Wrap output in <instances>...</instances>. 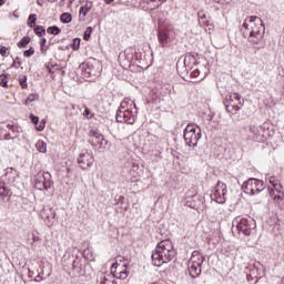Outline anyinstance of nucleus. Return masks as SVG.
I'll return each mask as SVG.
<instances>
[{
  "label": "nucleus",
  "mask_w": 284,
  "mask_h": 284,
  "mask_svg": "<svg viewBox=\"0 0 284 284\" xmlns=\"http://www.w3.org/2000/svg\"><path fill=\"white\" fill-rule=\"evenodd\" d=\"M242 34L247 39L248 43L258 45L263 41V37H265V24H263V20L256 16L247 17L242 26Z\"/></svg>",
  "instance_id": "nucleus-1"
},
{
  "label": "nucleus",
  "mask_w": 284,
  "mask_h": 284,
  "mask_svg": "<svg viewBox=\"0 0 284 284\" xmlns=\"http://www.w3.org/2000/svg\"><path fill=\"white\" fill-rule=\"evenodd\" d=\"M174 245L170 240H163L156 245L151 255L152 263L155 267H161L164 263H170L174 258Z\"/></svg>",
  "instance_id": "nucleus-2"
},
{
  "label": "nucleus",
  "mask_w": 284,
  "mask_h": 284,
  "mask_svg": "<svg viewBox=\"0 0 284 284\" xmlns=\"http://www.w3.org/2000/svg\"><path fill=\"white\" fill-rule=\"evenodd\" d=\"M78 71L81 72L85 81L92 82V81H97V79L101 77L103 67L101 64V61L97 59H90L83 62L82 64H80Z\"/></svg>",
  "instance_id": "nucleus-3"
},
{
  "label": "nucleus",
  "mask_w": 284,
  "mask_h": 284,
  "mask_svg": "<svg viewBox=\"0 0 284 284\" xmlns=\"http://www.w3.org/2000/svg\"><path fill=\"white\" fill-rule=\"evenodd\" d=\"M233 227H235L237 234L251 236L252 232L256 230V221L252 217L237 216L233 220Z\"/></svg>",
  "instance_id": "nucleus-4"
},
{
  "label": "nucleus",
  "mask_w": 284,
  "mask_h": 284,
  "mask_svg": "<svg viewBox=\"0 0 284 284\" xmlns=\"http://www.w3.org/2000/svg\"><path fill=\"white\" fill-rule=\"evenodd\" d=\"M203 263H205V256L199 251H193L189 261V273L192 278H199L201 276Z\"/></svg>",
  "instance_id": "nucleus-5"
},
{
  "label": "nucleus",
  "mask_w": 284,
  "mask_h": 284,
  "mask_svg": "<svg viewBox=\"0 0 284 284\" xmlns=\"http://www.w3.org/2000/svg\"><path fill=\"white\" fill-rule=\"evenodd\" d=\"M201 128L194 123H190L184 129V141L189 148H196L201 141Z\"/></svg>",
  "instance_id": "nucleus-6"
},
{
  "label": "nucleus",
  "mask_w": 284,
  "mask_h": 284,
  "mask_svg": "<svg viewBox=\"0 0 284 284\" xmlns=\"http://www.w3.org/2000/svg\"><path fill=\"white\" fill-rule=\"evenodd\" d=\"M89 143L92 145L93 150L97 152H105V150H108L109 141L101 132H99V129H92L89 132Z\"/></svg>",
  "instance_id": "nucleus-7"
},
{
  "label": "nucleus",
  "mask_w": 284,
  "mask_h": 284,
  "mask_svg": "<svg viewBox=\"0 0 284 284\" xmlns=\"http://www.w3.org/2000/svg\"><path fill=\"white\" fill-rule=\"evenodd\" d=\"M131 105H134V111L126 109L121 110L119 109L115 114V119L118 123H128V125H134V121H136V114H139V108L134 101H131Z\"/></svg>",
  "instance_id": "nucleus-8"
},
{
  "label": "nucleus",
  "mask_w": 284,
  "mask_h": 284,
  "mask_svg": "<svg viewBox=\"0 0 284 284\" xmlns=\"http://www.w3.org/2000/svg\"><path fill=\"white\" fill-rule=\"evenodd\" d=\"M242 190L245 194L254 196L265 190V183L258 179L251 178L242 184Z\"/></svg>",
  "instance_id": "nucleus-9"
},
{
  "label": "nucleus",
  "mask_w": 284,
  "mask_h": 284,
  "mask_svg": "<svg viewBox=\"0 0 284 284\" xmlns=\"http://www.w3.org/2000/svg\"><path fill=\"white\" fill-rule=\"evenodd\" d=\"M224 105L229 114L234 115L241 110V94L229 93L225 97Z\"/></svg>",
  "instance_id": "nucleus-10"
},
{
  "label": "nucleus",
  "mask_w": 284,
  "mask_h": 284,
  "mask_svg": "<svg viewBox=\"0 0 284 284\" xmlns=\"http://www.w3.org/2000/svg\"><path fill=\"white\" fill-rule=\"evenodd\" d=\"M36 190L48 192L52 187V175L50 172H39L34 178Z\"/></svg>",
  "instance_id": "nucleus-11"
},
{
  "label": "nucleus",
  "mask_w": 284,
  "mask_h": 284,
  "mask_svg": "<svg viewBox=\"0 0 284 284\" xmlns=\"http://www.w3.org/2000/svg\"><path fill=\"white\" fill-rule=\"evenodd\" d=\"M225 194H227V185L219 181L211 192V200L223 204L225 203Z\"/></svg>",
  "instance_id": "nucleus-12"
},
{
  "label": "nucleus",
  "mask_w": 284,
  "mask_h": 284,
  "mask_svg": "<svg viewBox=\"0 0 284 284\" xmlns=\"http://www.w3.org/2000/svg\"><path fill=\"white\" fill-rule=\"evenodd\" d=\"M78 165L81 170H88L94 165V156L88 151H82L78 156Z\"/></svg>",
  "instance_id": "nucleus-13"
},
{
  "label": "nucleus",
  "mask_w": 284,
  "mask_h": 284,
  "mask_svg": "<svg viewBox=\"0 0 284 284\" xmlns=\"http://www.w3.org/2000/svg\"><path fill=\"white\" fill-rule=\"evenodd\" d=\"M170 32H172V29L170 28H162L158 30L160 48H168V43H170Z\"/></svg>",
  "instance_id": "nucleus-14"
},
{
  "label": "nucleus",
  "mask_w": 284,
  "mask_h": 284,
  "mask_svg": "<svg viewBox=\"0 0 284 284\" xmlns=\"http://www.w3.org/2000/svg\"><path fill=\"white\" fill-rule=\"evenodd\" d=\"M17 179H19V171L14 170L13 168L6 169L4 181H7L9 185H12V183H16Z\"/></svg>",
  "instance_id": "nucleus-15"
},
{
  "label": "nucleus",
  "mask_w": 284,
  "mask_h": 284,
  "mask_svg": "<svg viewBox=\"0 0 284 284\" xmlns=\"http://www.w3.org/2000/svg\"><path fill=\"white\" fill-rule=\"evenodd\" d=\"M258 278H262L261 271L258 268L253 267L250 273L246 275L247 283L256 284L258 283Z\"/></svg>",
  "instance_id": "nucleus-16"
},
{
  "label": "nucleus",
  "mask_w": 284,
  "mask_h": 284,
  "mask_svg": "<svg viewBox=\"0 0 284 284\" xmlns=\"http://www.w3.org/2000/svg\"><path fill=\"white\" fill-rule=\"evenodd\" d=\"M7 130H10L11 133H7L4 135L6 141H10V139H17V134H19V126L8 123L6 125Z\"/></svg>",
  "instance_id": "nucleus-17"
},
{
  "label": "nucleus",
  "mask_w": 284,
  "mask_h": 284,
  "mask_svg": "<svg viewBox=\"0 0 284 284\" xmlns=\"http://www.w3.org/2000/svg\"><path fill=\"white\" fill-rule=\"evenodd\" d=\"M113 278H120V281H125L128 278V268H119L115 267V271L113 272Z\"/></svg>",
  "instance_id": "nucleus-18"
},
{
  "label": "nucleus",
  "mask_w": 284,
  "mask_h": 284,
  "mask_svg": "<svg viewBox=\"0 0 284 284\" xmlns=\"http://www.w3.org/2000/svg\"><path fill=\"white\" fill-rule=\"evenodd\" d=\"M0 196L6 199V196H12V191L6 185V182H0Z\"/></svg>",
  "instance_id": "nucleus-19"
},
{
  "label": "nucleus",
  "mask_w": 284,
  "mask_h": 284,
  "mask_svg": "<svg viewBox=\"0 0 284 284\" xmlns=\"http://www.w3.org/2000/svg\"><path fill=\"white\" fill-rule=\"evenodd\" d=\"M191 79H195V81H203L205 79V73H201V70L194 69L190 72Z\"/></svg>",
  "instance_id": "nucleus-20"
},
{
  "label": "nucleus",
  "mask_w": 284,
  "mask_h": 284,
  "mask_svg": "<svg viewBox=\"0 0 284 284\" xmlns=\"http://www.w3.org/2000/svg\"><path fill=\"white\" fill-rule=\"evenodd\" d=\"M165 1L168 0H144V3H146L148 6H150V3H153L151 10H156L158 8H161V6L165 3Z\"/></svg>",
  "instance_id": "nucleus-21"
},
{
  "label": "nucleus",
  "mask_w": 284,
  "mask_h": 284,
  "mask_svg": "<svg viewBox=\"0 0 284 284\" xmlns=\"http://www.w3.org/2000/svg\"><path fill=\"white\" fill-rule=\"evenodd\" d=\"M100 284H118L116 281H114V275L108 274L100 277Z\"/></svg>",
  "instance_id": "nucleus-22"
},
{
  "label": "nucleus",
  "mask_w": 284,
  "mask_h": 284,
  "mask_svg": "<svg viewBox=\"0 0 284 284\" xmlns=\"http://www.w3.org/2000/svg\"><path fill=\"white\" fill-rule=\"evenodd\" d=\"M36 148L38 151H40L42 154H45L48 152V143H45L43 140H39L36 143Z\"/></svg>",
  "instance_id": "nucleus-23"
},
{
  "label": "nucleus",
  "mask_w": 284,
  "mask_h": 284,
  "mask_svg": "<svg viewBox=\"0 0 284 284\" xmlns=\"http://www.w3.org/2000/svg\"><path fill=\"white\" fill-rule=\"evenodd\" d=\"M197 17H199V23L202 28H206V26H210V22L209 21H205L207 19V16H205L203 13V11H200L197 13Z\"/></svg>",
  "instance_id": "nucleus-24"
},
{
  "label": "nucleus",
  "mask_w": 284,
  "mask_h": 284,
  "mask_svg": "<svg viewBox=\"0 0 284 284\" xmlns=\"http://www.w3.org/2000/svg\"><path fill=\"white\" fill-rule=\"evenodd\" d=\"M60 21L62 23H71L72 22V14L69 12H64L60 16Z\"/></svg>",
  "instance_id": "nucleus-25"
},
{
  "label": "nucleus",
  "mask_w": 284,
  "mask_h": 284,
  "mask_svg": "<svg viewBox=\"0 0 284 284\" xmlns=\"http://www.w3.org/2000/svg\"><path fill=\"white\" fill-rule=\"evenodd\" d=\"M30 41H31L30 37L26 36V37H23V38L17 43V45H18V48H27L28 44L30 43Z\"/></svg>",
  "instance_id": "nucleus-26"
},
{
  "label": "nucleus",
  "mask_w": 284,
  "mask_h": 284,
  "mask_svg": "<svg viewBox=\"0 0 284 284\" xmlns=\"http://www.w3.org/2000/svg\"><path fill=\"white\" fill-rule=\"evenodd\" d=\"M47 32L48 34H53V36L61 34V28L57 26H52L47 29Z\"/></svg>",
  "instance_id": "nucleus-27"
},
{
  "label": "nucleus",
  "mask_w": 284,
  "mask_h": 284,
  "mask_svg": "<svg viewBox=\"0 0 284 284\" xmlns=\"http://www.w3.org/2000/svg\"><path fill=\"white\" fill-rule=\"evenodd\" d=\"M28 26L29 28H36L37 27V14H30L28 18Z\"/></svg>",
  "instance_id": "nucleus-28"
},
{
  "label": "nucleus",
  "mask_w": 284,
  "mask_h": 284,
  "mask_svg": "<svg viewBox=\"0 0 284 284\" xmlns=\"http://www.w3.org/2000/svg\"><path fill=\"white\" fill-rule=\"evenodd\" d=\"M70 48L74 51L79 50V48H81V40L79 38L73 39Z\"/></svg>",
  "instance_id": "nucleus-29"
},
{
  "label": "nucleus",
  "mask_w": 284,
  "mask_h": 284,
  "mask_svg": "<svg viewBox=\"0 0 284 284\" xmlns=\"http://www.w3.org/2000/svg\"><path fill=\"white\" fill-rule=\"evenodd\" d=\"M92 10V6H83L80 8V16L81 17H88V12Z\"/></svg>",
  "instance_id": "nucleus-30"
},
{
  "label": "nucleus",
  "mask_w": 284,
  "mask_h": 284,
  "mask_svg": "<svg viewBox=\"0 0 284 284\" xmlns=\"http://www.w3.org/2000/svg\"><path fill=\"white\" fill-rule=\"evenodd\" d=\"M37 99H39V94H30L26 100V105H31Z\"/></svg>",
  "instance_id": "nucleus-31"
},
{
  "label": "nucleus",
  "mask_w": 284,
  "mask_h": 284,
  "mask_svg": "<svg viewBox=\"0 0 284 284\" xmlns=\"http://www.w3.org/2000/svg\"><path fill=\"white\" fill-rule=\"evenodd\" d=\"M34 33L37 37H43L45 34V28H43V26H38L34 29Z\"/></svg>",
  "instance_id": "nucleus-32"
},
{
  "label": "nucleus",
  "mask_w": 284,
  "mask_h": 284,
  "mask_svg": "<svg viewBox=\"0 0 284 284\" xmlns=\"http://www.w3.org/2000/svg\"><path fill=\"white\" fill-rule=\"evenodd\" d=\"M19 83L21 85V89L26 90V88H28V77L23 75L22 78H19Z\"/></svg>",
  "instance_id": "nucleus-33"
},
{
  "label": "nucleus",
  "mask_w": 284,
  "mask_h": 284,
  "mask_svg": "<svg viewBox=\"0 0 284 284\" xmlns=\"http://www.w3.org/2000/svg\"><path fill=\"white\" fill-rule=\"evenodd\" d=\"M90 37H92V27H88L84 31L83 39L84 41H90Z\"/></svg>",
  "instance_id": "nucleus-34"
},
{
  "label": "nucleus",
  "mask_w": 284,
  "mask_h": 284,
  "mask_svg": "<svg viewBox=\"0 0 284 284\" xmlns=\"http://www.w3.org/2000/svg\"><path fill=\"white\" fill-rule=\"evenodd\" d=\"M45 43H48V40L45 38H42L40 41V50L42 54H47L48 49H45Z\"/></svg>",
  "instance_id": "nucleus-35"
},
{
  "label": "nucleus",
  "mask_w": 284,
  "mask_h": 284,
  "mask_svg": "<svg viewBox=\"0 0 284 284\" xmlns=\"http://www.w3.org/2000/svg\"><path fill=\"white\" fill-rule=\"evenodd\" d=\"M0 85L2 88H8V75L6 74L0 75Z\"/></svg>",
  "instance_id": "nucleus-36"
},
{
  "label": "nucleus",
  "mask_w": 284,
  "mask_h": 284,
  "mask_svg": "<svg viewBox=\"0 0 284 284\" xmlns=\"http://www.w3.org/2000/svg\"><path fill=\"white\" fill-rule=\"evenodd\" d=\"M129 105H130V99L125 98V99L121 102V104H120V110L125 111V110H128V106H129Z\"/></svg>",
  "instance_id": "nucleus-37"
},
{
  "label": "nucleus",
  "mask_w": 284,
  "mask_h": 284,
  "mask_svg": "<svg viewBox=\"0 0 284 284\" xmlns=\"http://www.w3.org/2000/svg\"><path fill=\"white\" fill-rule=\"evenodd\" d=\"M36 130H37L38 132H43V130H45V120H41V121L39 122V125H36Z\"/></svg>",
  "instance_id": "nucleus-38"
},
{
  "label": "nucleus",
  "mask_w": 284,
  "mask_h": 284,
  "mask_svg": "<svg viewBox=\"0 0 284 284\" xmlns=\"http://www.w3.org/2000/svg\"><path fill=\"white\" fill-rule=\"evenodd\" d=\"M12 68H16L17 70H19V68H21V58L17 57L13 60Z\"/></svg>",
  "instance_id": "nucleus-39"
},
{
  "label": "nucleus",
  "mask_w": 284,
  "mask_h": 284,
  "mask_svg": "<svg viewBox=\"0 0 284 284\" xmlns=\"http://www.w3.org/2000/svg\"><path fill=\"white\" fill-rule=\"evenodd\" d=\"M32 54H34V48H32V47L30 49L23 51V57L30 58V57H32Z\"/></svg>",
  "instance_id": "nucleus-40"
},
{
  "label": "nucleus",
  "mask_w": 284,
  "mask_h": 284,
  "mask_svg": "<svg viewBox=\"0 0 284 284\" xmlns=\"http://www.w3.org/2000/svg\"><path fill=\"white\" fill-rule=\"evenodd\" d=\"M29 119L31 121V123H33V125H38L39 124V116L34 115V114H30Z\"/></svg>",
  "instance_id": "nucleus-41"
},
{
  "label": "nucleus",
  "mask_w": 284,
  "mask_h": 284,
  "mask_svg": "<svg viewBox=\"0 0 284 284\" xmlns=\"http://www.w3.org/2000/svg\"><path fill=\"white\" fill-rule=\"evenodd\" d=\"M83 116H85V119H92V116H94V114L92 113V111H90L88 108H85L83 111Z\"/></svg>",
  "instance_id": "nucleus-42"
},
{
  "label": "nucleus",
  "mask_w": 284,
  "mask_h": 284,
  "mask_svg": "<svg viewBox=\"0 0 284 284\" xmlns=\"http://www.w3.org/2000/svg\"><path fill=\"white\" fill-rule=\"evenodd\" d=\"M189 61H196V60L194 59V55H192V54L185 55V58H184L185 68H187V62Z\"/></svg>",
  "instance_id": "nucleus-43"
},
{
  "label": "nucleus",
  "mask_w": 284,
  "mask_h": 284,
  "mask_svg": "<svg viewBox=\"0 0 284 284\" xmlns=\"http://www.w3.org/2000/svg\"><path fill=\"white\" fill-rule=\"evenodd\" d=\"M0 54H1V57H8V48L1 45L0 47Z\"/></svg>",
  "instance_id": "nucleus-44"
},
{
  "label": "nucleus",
  "mask_w": 284,
  "mask_h": 284,
  "mask_svg": "<svg viewBox=\"0 0 284 284\" xmlns=\"http://www.w3.org/2000/svg\"><path fill=\"white\" fill-rule=\"evenodd\" d=\"M124 201H125V196H123V195H120V196H118V197L115 196V203H116V205H119V203L123 204Z\"/></svg>",
  "instance_id": "nucleus-45"
},
{
  "label": "nucleus",
  "mask_w": 284,
  "mask_h": 284,
  "mask_svg": "<svg viewBox=\"0 0 284 284\" xmlns=\"http://www.w3.org/2000/svg\"><path fill=\"white\" fill-rule=\"evenodd\" d=\"M268 182L271 183V185H273V187H276L277 183H276V176H271Z\"/></svg>",
  "instance_id": "nucleus-46"
},
{
  "label": "nucleus",
  "mask_w": 284,
  "mask_h": 284,
  "mask_svg": "<svg viewBox=\"0 0 284 284\" xmlns=\"http://www.w3.org/2000/svg\"><path fill=\"white\" fill-rule=\"evenodd\" d=\"M186 207H192L194 210L195 205L191 201L185 202Z\"/></svg>",
  "instance_id": "nucleus-47"
},
{
  "label": "nucleus",
  "mask_w": 284,
  "mask_h": 284,
  "mask_svg": "<svg viewBox=\"0 0 284 284\" xmlns=\"http://www.w3.org/2000/svg\"><path fill=\"white\" fill-rule=\"evenodd\" d=\"M54 43H57V40H54V38H51L49 40V45H54Z\"/></svg>",
  "instance_id": "nucleus-48"
},
{
  "label": "nucleus",
  "mask_w": 284,
  "mask_h": 284,
  "mask_svg": "<svg viewBox=\"0 0 284 284\" xmlns=\"http://www.w3.org/2000/svg\"><path fill=\"white\" fill-rule=\"evenodd\" d=\"M53 68H54V67L47 65L48 72H50L51 74L54 73V70H52Z\"/></svg>",
  "instance_id": "nucleus-49"
},
{
  "label": "nucleus",
  "mask_w": 284,
  "mask_h": 284,
  "mask_svg": "<svg viewBox=\"0 0 284 284\" xmlns=\"http://www.w3.org/2000/svg\"><path fill=\"white\" fill-rule=\"evenodd\" d=\"M72 270H79V265L77 264V261H73Z\"/></svg>",
  "instance_id": "nucleus-50"
},
{
  "label": "nucleus",
  "mask_w": 284,
  "mask_h": 284,
  "mask_svg": "<svg viewBox=\"0 0 284 284\" xmlns=\"http://www.w3.org/2000/svg\"><path fill=\"white\" fill-rule=\"evenodd\" d=\"M34 281L39 282V281H43V276H41V274L37 275Z\"/></svg>",
  "instance_id": "nucleus-51"
},
{
  "label": "nucleus",
  "mask_w": 284,
  "mask_h": 284,
  "mask_svg": "<svg viewBox=\"0 0 284 284\" xmlns=\"http://www.w3.org/2000/svg\"><path fill=\"white\" fill-rule=\"evenodd\" d=\"M112 2H114V0H104V3H105L106 6H110V3H112Z\"/></svg>",
  "instance_id": "nucleus-52"
},
{
  "label": "nucleus",
  "mask_w": 284,
  "mask_h": 284,
  "mask_svg": "<svg viewBox=\"0 0 284 284\" xmlns=\"http://www.w3.org/2000/svg\"><path fill=\"white\" fill-rule=\"evenodd\" d=\"M70 47H59V50H68Z\"/></svg>",
  "instance_id": "nucleus-53"
},
{
  "label": "nucleus",
  "mask_w": 284,
  "mask_h": 284,
  "mask_svg": "<svg viewBox=\"0 0 284 284\" xmlns=\"http://www.w3.org/2000/svg\"><path fill=\"white\" fill-rule=\"evenodd\" d=\"M6 3V0H0V6H3Z\"/></svg>",
  "instance_id": "nucleus-54"
},
{
  "label": "nucleus",
  "mask_w": 284,
  "mask_h": 284,
  "mask_svg": "<svg viewBox=\"0 0 284 284\" xmlns=\"http://www.w3.org/2000/svg\"><path fill=\"white\" fill-rule=\"evenodd\" d=\"M209 121H212V115H209Z\"/></svg>",
  "instance_id": "nucleus-55"
},
{
  "label": "nucleus",
  "mask_w": 284,
  "mask_h": 284,
  "mask_svg": "<svg viewBox=\"0 0 284 284\" xmlns=\"http://www.w3.org/2000/svg\"><path fill=\"white\" fill-rule=\"evenodd\" d=\"M282 283L284 284V277L282 278Z\"/></svg>",
  "instance_id": "nucleus-56"
},
{
  "label": "nucleus",
  "mask_w": 284,
  "mask_h": 284,
  "mask_svg": "<svg viewBox=\"0 0 284 284\" xmlns=\"http://www.w3.org/2000/svg\"><path fill=\"white\" fill-rule=\"evenodd\" d=\"M50 1H57V0H50Z\"/></svg>",
  "instance_id": "nucleus-57"
}]
</instances>
